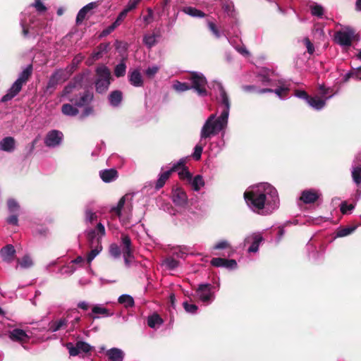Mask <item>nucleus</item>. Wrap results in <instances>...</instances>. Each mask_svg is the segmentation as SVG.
I'll list each match as a JSON object with an SVG mask.
<instances>
[{
	"label": "nucleus",
	"mask_w": 361,
	"mask_h": 361,
	"mask_svg": "<svg viewBox=\"0 0 361 361\" xmlns=\"http://www.w3.org/2000/svg\"><path fill=\"white\" fill-rule=\"evenodd\" d=\"M244 198L252 211L262 215L271 214L280 204L276 189L268 183L250 186L244 192Z\"/></svg>",
	"instance_id": "nucleus-1"
},
{
	"label": "nucleus",
	"mask_w": 361,
	"mask_h": 361,
	"mask_svg": "<svg viewBox=\"0 0 361 361\" xmlns=\"http://www.w3.org/2000/svg\"><path fill=\"white\" fill-rule=\"evenodd\" d=\"M85 233L91 248L87 256V261L90 263L102 250L101 239L105 235V228L102 223L98 222L94 228H87Z\"/></svg>",
	"instance_id": "nucleus-2"
},
{
	"label": "nucleus",
	"mask_w": 361,
	"mask_h": 361,
	"mask_svg": "<svg viewBox=\"0 0 361 361\" xmlns=\"http://www.w3.org/2000/svg\"><path fill=\"white\" fill-rule=\"evenodd\" d=\"M228 122V118L220 114L218 117L216 114H211L205 121L200 130L201 140H206L212 136L218 135L224 131Z\"/></svg>",
	"instance_id": "nucleus-3"
},
{
	"label": "nucleus",
	"mask_w": 361,
	"mask_h": 361,
	"mask_svg": "<svg viewBox=\"0 0 361 361\" xmlns=\"http://www.w3.org/2000/svg\"><path fill=\"white\" fill-rule=\"evenodd\" d=\"M133 197L134 193H126L114 206V216H117L123 225H126L132 216Z\"/></svg>",
	"instance_id": "nucleus-4"
},
{
	"label": "nucleus",
	"mask_w": 361,
	"mask_h": 361,
	"mask_svg": "<svg viewBox=\"0 0 361 361\" xmlns=\"http://www.w3.org/2000/svg\"><path fill=\"white\" fill-rule=\"evenodd\" d=\"M123 255L125 264L130 267L135 263L133 255V250L131 245V240L128 235L122 234L120 246L114 245V257Z\"/></svg>",
	"instance_id": "nucleus-5"
},
{
	"label": "nucleus",
	"mask_w": 361,
	"mask_h": 361,
	"mask_svg": "<svg viewBox=\"0 0 361 361\" xmlns=\"http://www.w3.org/2000/svg\"><path fill=\"white\" fill-rule=\"evenodd\" d=\"M188 80L192 82V89L194 90L199 96L204 97L207 94L206 90L207 81L202 73L196 71L191 72L190 77Z\"/></svg>",
	"instance_id": "nucleus-6"
},
{
	"label": "nucleus",
	"mask_w": 361,
	"mask_h": 361,
	"mask_svg": "<svg viewBox=\"0 0 361 361\" xmlns=\"http://www.w3.org/2000/svg\"><path fill=\"white\" fill-rule=\"evenodd\" d=\"M98 78L96 81V90L98 92H105L110 85V71L105 66L97 68Z\"/></svg>",
	"instance_id": "nucleus-7"
},
{
	"label": "nucleus",
	"mask_w": 361,
	"mask_h": 361,
	"mask_svg": "<svg viewBox=\"0 0 361 361\" xmlns=\"http://www.w3.org/2000/svg\"><path fill=\"white\" fill-rule=\"evenodd\" d=\"M93 99V94L90 91H86L79 98L71 99V102L74 104L76 106L83 107L85 109L84 112L80 115V118H83L86 116L92 115L93 114V109L91 106H87Z\"/></svg>",
	"instance_id": "nucleus-8"
},
{
	"label": "nucleus",
	"mask_w": 361,
	"mask_h": 361,
	"mask_svg": "<svg viewBox=\"0 0 361 361\" xmlns=\"http://www.w3.org/2000/svg\"><path fill=\"white\" fill-rule=\"evenodd\" d=\"M219 94L216 97L218 103V111L220 114L228 117L229 116L231 102L228 95L221 83H218Z\"/></svg>",
	"instance_id": "nucleus-9"
},
{
	"label": "nucleus",
	"mask_w": 361,
	"mask_h": 361,
	"mask_svg": "<svg viewBox=\"0 0 361 361\" xmlns=\"http://www.w3.org/2000/svg\"><path fill=\"white\" fill-rule=\"evenodd\" d=\"M180 178L187 180L191 185L194 191H199L204 185V180L202 176L197 175L192 177V175L188 170L183 169L180 173Z\"/></svg>",
	"instance_id": "nucleus-10"
},
{
	"label": "nucleus",
	"mask_w": 361,
	"mask_h": 361,
	"mask_svg": "<svg viewBox=\"0 0 361 361\" xmlns=\"http://www.w3.org/2000/svg\"><path fill=\"white\" fill-rule=\"evenodd\" d=\"M264 240V238L260 232H255L247 235L243 241L244 247L250 245L247 248L248 252H257L259 250L260 243Z\"/></svg>",
	"instance_id": "nucleus-11"
},
{
	"label": "nucleus",
	"mask_w": 361,
	"mask_h": 361,
	"mask_svg": "<svg viewBox=\"0 0 361 361\" xmlns=\"http://www.w3.org/2000/svg\"><path fill=\"white\" fill-rule=\"evenodd\" d=\"M354 30L348 27H344L335 34V41L341 46H350L354 36Z\"/></svg>",
	"instance_id": "nucleus-12"
},
{
	"label": "nucleus",
	"mask_w": 361,
	"mask_h": 361,
	"mask_svg": "<svg viewBox=\"0 0 361 361\" xmlns=\"http://www.w3.org/2000/svg\"><path fill=\"white\" fill-rule=\"evenodd\" d=\"M63 139V133L57 130H52L47 133L44 138V144L50 148L57 147L62 143Z\"/></svg>",
	"instance_id": "nucleus-13"
},
{
	"label": "nucleus",
	"mask_w": 361,
	"mask_h": 361,
	"mask_svg": "<svg viewBox=\"0 0 361 361\" xmlns=\"http://www.w3.org/2000/svg\"><path fill=\"white\" fill-rule=\"evenodd\" d=\"M197 295L202 302H212L214 300V295L212 292L211 284L204 283L200 285L197 290Z\"/></svg>",
	"instance_id": "nucleus-14"
},
{
	"label": "nucleus",
	"mask_w": 361,
	"mask_h": 361,
	"mask_svg": "<svg viewBox=\"0 0 361 361\" xmlns=\"http://www.w3.org/2000/svg\"><path fill=\"white\" fill-rule=\"evenodd\" d=\"M21 15L20 25L23 29V35L24 37H27L30 30L34 29L35 26V16H31L26 10Z\"/></svg>",
	"instance_id": "nucleus-15"
},
{
	"label": "nucleus",
	"mask_w": 361,
	"mask_h": 361,
	"mask_svg": "<svg viewBox=\"0 0 361 361\" xmlns=\"http://www.w3.org/2000/svg\"><path fill=\"white\" fill-rule=\"evenodd\" d=\"M66 346L71 356H76L80 353H88L92 350V346L84 341H78L75 345L68 343Z\"/></svg>",
	"instance_id": "nucleus-16"
},
{
	"label": "nucleus",
	"mask_w": 361,
	"mask_h": 361,
	"mask_svg": "<svg viewBox=\"0 0 361 361\" xmlns=\"http://www.w3.org/2000/svg\"><path fill=\"white\" fill-rule=\"evenodd\" d=\"M322 195L318 190L308 189L302 191L300 200L305 204L314 203Z\"/></svg>",
	"instance_id": "nucleus-17"
},
{
	"label": "nucleus",
	"mask_w": 361,
	"mask_h": 361,
	"mask_svg": "<svg viewBox=\"0 0 361 361\" xmlns=\"http://www.w3.org/2000/svg\"><path fill=\"white\" fill-rule=\"evenodd\" d=\"M140 1V0H132L128 4L125 8L118 14L116 20H114V29L122 23L128 12L137 7Z\"/></svg>",
	"instance_id": "nucleus-18"
},
{
	"label": "nucleus",
	"mask_w": 361,
	"mask_h": 361,
	"mask_svg": "<svg viewBox=\"0 0 361 361\" xmlns=\"http://www.w3.org/2000/svg\"><path fill=\"white\" fill-rule=\"evenodd\" d=\"M68 323L69 314H67L64 317L51 321L49 323V331L51 332H56L60 330L66 329L68 327Z\"/></svg>",
	"instance_id": "nucleus-19"
},
{
	"label": "nucleus",
	"mask_w": 361,
	"mask_h": 361,
	"mask_svg": "<svg viewBox=\"0 0 361 361\" xmlns=\"http://www.w3.org/2000/svg\"><path fill=\"white\" fill-rule=\"evenodd\" d=\"M173 202L179 207H184L188 203V196L185 192L181 188H176L173 190Z\"/></svg>",
	"instance_id": "nucleus-20"
},
{
	"label": "nucleus",
	"mask_w": 361,
	"mask_h": 361,
	"mask_svg": "<svg viewBox=\"0 0 361 361\" xmlns=\"http://www.w3.org/2000/svg\"><path fill=\"white\" fill-rule=\"evenodd\" d=\"M334 94H330L329 97L323 98H319L317 96L310 97L307 101V104L314 109L317 111L322 110L325 106L327 100L332 98Z\"/></svg>",
	"instance_id": "nucleus-21"
},
{
	"label": "nucleus",
	"mask_w": 361,
	"mask_h": 361,
	"mask_svg": "<svg viewBox=\"0 0 361 361\" xmlns=\"http://www.w3.org/2000/svg\"><path fill=\"white\" fill-rule=\"evenodd\" d=\"M23 85L15 81L11 87L8 90L6 94L1 98V102H6L15 97L21 90Z\"/></svg>",
	"instance_id": "nucleus-22"
},
{
	"label": "nucleus",
	"mask_w": 361,
	"mask_h": 361,
	"mask_svg": "<svg viewBox=\"0 0 361 361\" xmlns=\"http://www.w3.org/2000/svg\"><path fill=\"white\" fill-rule=\"evenodd\" d=\"M8 337L11 341L18 342H25L30 338L26 331L20 329H15L9 331Z\"/></svg>",
	"instance_id": "nucleus-23"
},
{
	"label": "nucleus",
	"mask_w": 361,
	"mask_h": 361,
	"mask_svg": "<svg viewBox=\"0 0 361 361\" xmlns=\"http://www.w3.org/2000/svg\"><path fill=\"white\" fill-rule=\"evenodd\" d=\"M16 250L12 245H7L4 247L0 252L3 260L6 262L10 263L12 262Z\"/></svg>",
	"instance_id": "nucleus-24"
},
{
	"label": "nucleus",
	"mask_w": 361,
	"mask_h": 361,
	"mask_svg": "<svg viewBox=\"0 0 361 361\" xmlns=\"http://www.w3.org/2000/svg\"><path fill=\"white\" fill-rule=\"evenodd\" d=\"M180 11L190 17L196 18H203L206 16L201 10L190 6L182 7Z\"/></svg>",
	"instance_id": "nucleus-25"
},
{
	"label": "nucleus",
	"mask_w": 361,
	"mask_h": 361,
	"mask_svg": "<svg viewBox=\"0 0 361 361\" xmlns=\"http://www.w3.org/2000/svg\"><path fill=\"white\" fill-rule=\"evenodd\" d=\"M65 80L64 71L63 70L56 71L50 77L48 84L47 89L54 88L55 86L61 80Z\"/></svg>",
	"instance_id": "nucleus-26"
},
{
	"label": "nucleus",
	"mask_w": 361,
	"mask_h": 361,
	"mask_svg": "<svg viewBox=\"0 0 361 361\" xmlns=\"http://www.w3.org/2000/svg\"><path fill=\"white\" fill-rule=\"evenodd\" d=\"M110 314V311L104 305H97L92 307V312L90 313V315L93 319H96L99 318L98 315H102V317H108Z\"/></svg>",
	"instance_id": "nucleus-27"
},
{
	"label": "nucleus",
	"mask_w": 361,
	"mask_h": 361,
	"mask_svg": "<svg viewBox=\"0 0 361 361\" xmlns=\"http://www.w3.org/2000/svg\"><path fill=\"white\" fill-rule=\"evenodd\" d=\"M147 325L154 329H157L159 328L164 323V320L157 313H154L147 317Z\"/></svg>",
	"instance_id": "nucleus-28"
},
{
	"label": "nucleus",
	"mask_w": 361,
	"mask_h": 361,
	"mask_svg": "<svg viewBox=\"0 0 361 361\" xmlns=\"http://www.w3.org/2000/svg\"><path fill=\"white\" fill-rule=\"evenodd\" d=\"M129 81L135 87H141L143 85L142 77L138 70H134L129 73Z\"/></svg>",
	"instance_id": "nucleus-29"
},
{
	"label": "nucleus",
	"mask_w": 361,
	"mask_h": 361,
	"mask_svg": "<svg viewBox=\"0 0 361 361\" xmlns=\"http://www.w3.org/2000/svg\"><path fill=\"white\" fill-rule=\"evenodd\" d=\"M15 148V140L12 137H6L0 141V149L12 152Z\"/></svg>",
	"instance_id": "nucleus-30"
},
{
	"label": "nucleus",
	"mask_w": 361,
	"mask_h": 361,
	"mask_svg": "<svg viewBox=\"0 0 361 361\" xmlns=\"http://www.w3.org/2000/svg\"><path fill=\"white\" fill-rule=\"evenodd\" d=\"M188 160V157H185L180 158L178 161L172 164V166L169 169L173 171H178V176H180V173L182 172L183 169L188 170L185 166V164Z\"/></svg>",
	"instance_id": "nucleus-31"
},
{
	"label": "nucleus",
	"mask_w": 361,
	"mask_h": 361,
	"mask_svg": "<svg viewBox=\"0 0 361 361\" xmlns=\"http://www.w3.org/2000/svg\"><path fill=\"white\" fill-rule=\"evenodd\" d=\"M258 80L264 85L275 86V80L272 78V73L266 71L264 73H261L258 76Z\"/></svg>",
	"instance_id": "nucleus-32"
},
{
	"label": "nucleus",
	"mask_w": 361,
	"mask_h": 361,
	"mask_svg": "<svg viewBox=\"0 0 361 361\" xmlns=\"http://www.w3.org/2000/svg\"><path fill=\"white\" fill-rule=\"evenodd\" d=\"M98 216L97 214V212H93L90 208H86L85 210V222L87 225H93L94 224L97 223Z\"/></svg>",
	"instance_id": "nucleus-33"
},
{
	"label": "nucleus",
	"mask_w": 361,
	"mask_h": 361,
	"mask_svg": "<svg viewBox=\"0 0 361 361\" xmlns=\"http://www.w3.org/2000/svg\"><path fill=\"white\" fill-rule=\"evenodd\" d=\"M128 43L122 41H115L114 42V48L119 53L121 59H126L128 56L127 49H128Z\"/></svg>",
	"instance_id": "nucleus-34"
},
{
	"label": "nucleus",
	"mask_w": 361,
	"mask_h": 361,
	"mask_svg": "<svg viewBox=\"0 0 361 361\" xmlns=\"http://www.w3.org/2000/svg\"><path fill=\"white\" fill-rule=\"evenodd\" d=\"M32 72V65H28L23 70V71L19 74L17 80L18 82L23 85L27 80H28L29 77L31 75Z\"/></svg>",
	"instance_id": "nucleus-35"
},
{
	"label": "nucleus",
	"mask_w": 361,
	"mask_h": 361,
	"mask_svg": "<svg viewBox=\"0 0 361 361\" xmlns=\"http://www.w3.org/2000/svg\"><path fill=\"white\" fill-rule=\"evenodd\" d=\"M310 13L313 16L318 18H322L324 14V7L317 3H313L310 6Z\"/></svg>",
	"instance_id": "nucleus-36"
},
{
	"label": "nucleus",
	"mask_w": 361,
	"mask_h": 361,
	"mask_svg": "<svg viewBox=\"0 0 361 361\" xmlns=\"http://www.w3.org/2000/svg\"><path fill=\"white\" fill-rule=\"evenodd\" d=\"M242 90L246 92H256L258 94H264L268 92H272L273 90L271 88H257L255 85H243Z\"/></svg>",
	"instance_id": "nucleus-37"
},
{
	"label": "nucleus",
	"mask_w": 361,
	"mask_h": 361,
	"mask_svg": "<svg viewBox=\"0 0 361 361\" xmlns=\"http://www.w3.org/2000/svg\"><path fill=\"white\" fill-rule=\"evenodd\" d=\"M118 302L126 308L132 307L134 305V299L128 294H123L118 298Z\"/></svg>",
	"instance_id": "nucleus-38"
},
{
	"label": "nucleus",
	"mask_w": 361,
	"mask_h": 361,
	"mask_svg": "<svg viewBox=\"0 0 361 361\" xmlns=\"http://www.w3.org/2000/svg\"><path fill=\"white\" fill-rule=\"evenodd\" d=\"M204 140H200V142L195 146L193 153L192 154V158L198 161L201 159L202 153L203 152L204 147L206 142H204Z\"/></svg>",
	"instance_id": "nucleus-39"
},
{
	"label": "nucleus",
	"mask_w": 361,
	"mask_h": 361,
	"mask_svg": "<svg viewBox=\"0 0 361 361\" xmlns=\"http://www.w3.org/2000/svg\"><path fill=\"white\" fill-rule=\"evenodd\" d=\"M171 173V171H170V170H167V171H164L163 173H160L159 178L156 183L155 188L157 190H159L164 185L166 181L169 178Z\"/></svg>",
	"instance_id": "nucleus-40"
},
{
	"label": "nucleus",
	"mask_w": 361,
	"mask_h": 361,
	"mask_svg": "<svg viewBox=\"0 0 361 361\" xmlns=\"http://www.w3.org/2000/svg\"><path fill=\"white\" fill-rule=\"evenodd\" d=\"M222 9L227 16L233 17L235 15L234 5L230 0H225L222 3Z\"/></svg>",
	"instance_id": "nucleus-41"
},
{
	"label": "nucleus",
	"mask_w": 361,
	"mask_h": 361,
	"mask_svg": "<svg viewBox=\"0 0 361 361\" xmlns=\"http://www.w3.org/2000/svg\"><path fill=\"white\" fill-rule=\"evenodd\" d=\"M62 113L66 116H75L78 114V110L69 104H65L61 108Z\"/></svg>",
	"instance_id": "nucleus-42"
},
{
	"label": "nucleus",
	"mask_w": 361,
	"mask_h": 361,
	"mask_svg": "<svg viewBox=\"0 0 361 361\" xmlns=\"http://www.w3.org/2000/svg\"><path fill=\"white\" fill-rule=\"evenodd\" d=\"M126 59H121V62L114 67V75L116 77H121L126 74V66L125 63Z\"/></svg>",
	"instance_id": "nucleus-43"
},
{
	"label": "nucleus",
	"mask_w": 361,
	"mask_h": 361,
	"mask_svg": "<svg viewBox=\"0 0 361 361\" xmlns=\"http://www.w3.org/2000/svg\"><path fill=\"white\" fill-rule=\"evenodd\" d=\"M351 176L353 182L356 185L361 183V166H353L351 171Z\"/></svg>",
	"instance_id": "nucleus-44"
},
{
	"label": "nucleus",
	"mask_w": 361,
	"mask_h": 361,
	"mask_svg": "<svg viewBox=\"0 0 361 361\" xmlns=\"http://www.w3.org/2000/svg\"><path fill=\"white\" fill-rule=\"evenodd\" d=\"M173 88L178 92H183L189 90H192L191 85L186 82H181L178 80L174 82Z\"/></svg>",
	"instance_id": "nucleus-45"
},
{
	"label": "nucleus",
	"mask_w": 361,
	"mask_h": 361,
	"mask_svg": "<svg viewBox=\"0 0 361 361\" xmlns=\"http://www.w3.org/2000/svg\"><path fill=\"white\" fill-rule=\"evenodd\" d=\"M166 269L173 270L179 265V262L173 257H168L163 262L162 264Z\"/></svg>",
	"instance_id": "nucleus-46"
},
{
	"label": "nucleus",
	"mask_w": 361,
	"mask_h": 361,
	"mask_svg": "<svg viewBox=\"0 0 361 361\" xmlns=\"http://www.w3.org/2000/svg\"><path fill=\"white\" fill-rule=\"evenodd\" d=\"M102 180L105 183H110L113 180V169L102 170L99 172Z\"/></svg>",
	"instance_id": "nucleus-47"
},
{
	"label": "nucleus",
	"mask_w": 361,
	"mask_h": 361,
	"mask_svg": "<svg viewBox=\"0 0 361 361\" xmlns=\"http://www.w3.org/2000/svg\"><path fill=\"white\" fill-rule=\"evenodd\" d=\"M143 42L148 48L152 47L157 43V35L154 34L145 35L143 37Z\"/></svg>",
	"instance_id": "nucleus-48"
},
{
	"label": "nucleus",
	"mask_w": 361,
	"mask_h": 361,
	"mask_svg": "<svg viewBox=\"0 0 361 361\" xmlns=\"http://www.w3.org/2000/svg\"><path fill=\"white\" fill-rule=\"evenodd\" d=\"M18 263L22 269H27L33 265L32 259L28 255H25L21 259H18Z\"/></svg>",
	"instance_id": "nucleus-49"
},
{
	"label": "nucleus",
	"mask_w": 361,
	"mask_h": 361,
	"mask_svg": "<svg viewBox=\"0 0 361 361\" xmlns=\"http://www.w3.org/2000/svg\"><path fill=\"white\" fill-rule=\"evenodd\" d=\"M360 72H361V66L357 68L355 71H353L352 72L347 73L344 75V78H343L344 82L348 81V80L350 78H355L357 80H361Z\"/></svg>",
	"instance_id": "nucleus-50"
},
{
	"label": "nucleus",
	"mask_w": 361,
	"mask_h": 361,
	"mask_svg": "<svg viewBox=\"0 0 361 361\" xmlns=\"http://www.w3.org/2000/svg\"><path fill=\"white\" fill-rule=\"evenodd\" d=\"M355 226H350L340 228L339 230L337 231L336 236L338 238L347 236L351 234L355 230Z\"/></svg>",
	"instance_id": "nucleus-51"
},
{
	"label": "nucleus",
	"mask_w": 361,
	"mask_h": 361,
	"mask_svg": "<svg viewBox=\"0 0 361 361\" xmlns=\"http://www.w3.org/2000/svg\"><path fill=\"white\" fill-rule=\"evenodd\" d=\"M109 46V44H100L97 48V51L93 53L92 58L94 59H98L100 57H102L103 54L107 51Z\"/></svg>",
	"instance_id": "nucleus-52"
},
{
	"label": "nucleus",
	"mask_w": 361,
	"mask_h": 361,
	"mask_svg": "<svg viewBox=\"0 0 361 361\" xmlns=\"http://www.w3.org/2000/svg\"><path fill=\"white\" fill-rule=\"evenodd\" d=\"M279 99H284L286 97V94L288 92L289 89L286 87H279L275 90H272Z\"/></svg>",
	"instance_id": "nucleus-53"
},
{
	"label": "nucleus",
	"mask_w": 361,
	"mask_h": 361,
	"mask_svg": "<svg viewBox=\"0 0 361 361\" xmlns=\"http://www.w3.org/2000/svg\"><path fill=\"white\" fill-rule=\"evenodd\" d=\"M207 26L209 30L213 33V35L216 38H220L223 35V32H221L216 26V25L211 21L207 22Z\"/></svg>",
	"instance_id": "nucleus-54"
},
{
	"label": "nucleus",
	"mask_w": 361,
	"mask_h": 361,
	"mask_svg": "<svg viewBox=\"0 0 361 361\" xmlns=\"http://www.w3.org/2000/svg\"><path fill=\"white\" fill-rule=\"evenodd\" d=\"M183 306L185 312L192 314H196L198 310V307L196 305L190 304L186 301L183 303Z\"/></svg>",
	"instance_id": "nucleus-55"
},
{
	"label": "nucleus",
	"mask_w": 361,
	"mask_h": 361,
	"mask_svg": "<svg viewBox=\"0 0 361 361\" xmlns=\"http://www.w3.org/2000/svg\"><path fill=\"white\" fill-rule=\"evenodd\" d=\"M159 70V67L157 65H153L152 66H149L145 70V75L148 78H152L155 75V74L158 72Z\"/></svg>",
	"instance_id": "nucleus-56"
},
{
	"label": "nucleus",
	"mask_w": 361,
	"mask_h": 361,
	"mask_svg": "<svg viewBox=\"0 0 361 361\" xmlns=\"http://www.w3.org/2000/svg\"><path fill=\"white\" fill-rule=\"evenodd\" d=\"M317 89L319 94L323 99L328 97L327 94L330 92L331 90L330 88L326 87L324 84H319Z\"/></svg>",
	"instance_id": "nucleus-57"
},
{
	"label": "nucleus",
	"mask_w": 361,
	"mask_h": 361,
	"mask_svg": "<svg viewBox=\"0 0 361 361\" xmlns=\"http://www.w3.org/2000/svg\"><path fill=\"white\" fill-rule=\"evenodd\" d=\"M42 0H35L33 4L30 5V7H34L39 13L45 12L47 8L42 4Z\"/></svg>",
	"instance_id": "nucleus-58"
},
{
	"label": "nucleus",
	"mask_w": 361,
	"mask_h": 361,
	"mask_svg": "<svg viewBox=\"0 0 361 361\" xmlns=\"http://www.w3.org/2000/svg\"><path fill=\"white\" fill-rule=\"evenodd\" d=\"M231 245L226 240H222L218 242L214 247V250H224L226 248H230Z\"/></svg>",
	"instance_id": "nucleus-59"
},
{
	"label": "nucleus",
	"mask_w": 361,
	"mask_h": 361,
	"mask_svg": "<svg viewBox=\"0 0 361 361\" xmlns=\"http://www.w3.org/2000/svg\"><path fill=\"white\" fill-rule=\"evenodd\" d=\"M355 208V205L354 204H348L345 202H343L341 203V212L345 214H348V212H351Z\"/></svg>",
	"instance_id": "nucleus-60"
},
{
	"label": "nucleus",
	"mask_w": 361,
	"mask_h": 361,
	"mask_svg": "<svg viewBox=\"0 0 361 361\" xmlns=\"http://www.w3.org/2000/svg\"><path fill=\"white\" fill-rule=\"evenodd\" d=\"M71 315L69 314V323H68V326L70 325V327L69 329H68V331L71 332V331H74V329H75V326L76 324L80 322V317L77 316V317H75L73 319H71Z\"/></svg>",
	"instance_id": "nucleus-61"
},
{
	"label": "nucleus",
	"mask_w": 361,
	"mask_h": 361,
	"mask_svg": "<svg viewBox=\"0 0 361 361\" xmlns=\"http://www.w3.org/2000/svg\"><path fill=\"white\" fill-rule=\"evenodd\" d=\"M8 208L10 212H16L19 209V205L18 202L14 200H8Z\"/></svg>",
	"instance_id": "nucleus-62"
},
{
	"label": "nucleus",
	"mask_w": 361,
	"mask_h": 361,
	"mask_svg": "<svg viewBox=\"0 0 361 361\" xmlns=\"http://www.w3.org/2000/svg\"><path fill=\"white\" fill-rule=\"evenodd\" d=\"M226 259L221 257H214L211 260V264L215 267H223Z\"/></svg>",
	"instance_id": "nucleus-63"
},
{
	"label": "nucleus",
	"mask_w": 361,
	"mask_h": 361,
	"mask_svg": "<svg viewBox=\"0 0 361 361\" xmlns=\"http://www.w3.org/2000/svg\"><path fill=\"white\" fill-rule=\"evenodd\" d=\"M124 356L125 353L121 349L114 348V361H123Z\"/></svg>",
	"instance_id": "nucleus-64"
}]
</instances>
